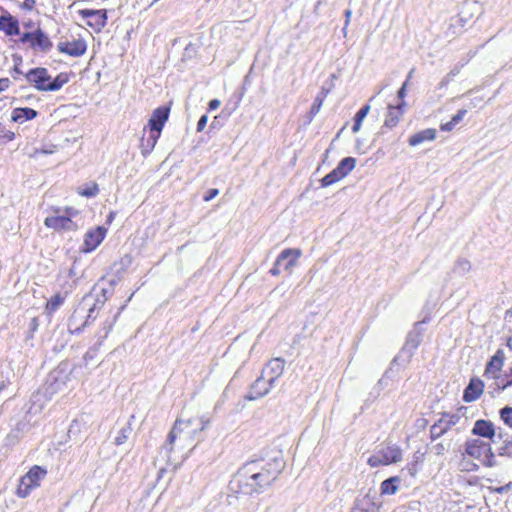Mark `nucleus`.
Returning <instances> with one entry per match:
<instances>
[{
  "instance_id": "1",
  "label": "nucleus",
  "mask_w": 512,
  "mask_h": 512,
  "mask_svg": "<svg viewBox=\"0 0 512 512\" xmlns=\"http://www.w3.org/2000/svg\"><path fill=\"white\" fill-rule=\"evenodd\" d=\"M284 468L281 456L247 461L230 482L231 490L243 495L260 494L274 484Z\"/></svg>"
},
{
  "instance_id": "2",
  "label": "nucleus",
  "mask_w": 512,
  "mask_h": 512,
  "mask_svg": "<svg viewBox=\"0 0 512 512\" xmlns=\"http://www.w3.org/2000/svg\"><path fill=\"white\" fill-rule=\"evenodd\" d=\"M208 424L209 420L203 417L177 418L168 434L166 443L161 448V453L165 454L167 460H169L176 441H178L182 449L189 446H192L193 449L196 446L195 444L193 445V442L205 430Z\"/></svg>"
},
{
  "instance_id": "3",
  "label": "nucleus",
  "mask_w": 512,
  "mask_h": 512,
  "mask_svg": "<svg viewBox=\"0 0 512 512\" xmlns=\"http://www.w3.org/2000/svg\"><path fill=\"white\" fill-rule=\"evenodd\" d=\"M25 78L39 91H58L68 82L66 74L61 73L52 79L48 70L42 67L29 70L25 74Z\"/></svg>"
},
{
  "instance_id": "4",
  "label": "nucleus",
  "mask_w": 512,
  "mask_h": 512,
  "mask_svg": "<svg viewBox=\"0 0 512 512\" xmlns=\"http://www.w3.org/2000/svg\"><path fill=\"white\" fill-rule=\"evenodd\" d=\"M90 297L86 296L83 298L81 305L73 312L69 319L68 328L71 333H79L87 326L91 321L96 319L95 311L99 310L104 302L97 299L95 302L87 308Z\"/></svg>"
},
{
  "instance_id": "5",
  "label": "nucleus",
  "mask_w": 512,
  "mask_h": 512,
  "mask_svg": "<svg viewBox=\"0 0 512 512\" xmlns=\"http://www.w3.org/2000/svg\"><path fill=\"white\" fill-rule=\"evenodd\" d=\"M47 471L42 467L33 466L24 476L21 477L16 493L21 498H26L33 489L40 485L45 478Z\"/></svg>"
},
{
  "instance_id": "6",
  "label": "nucleus",
  "mask_w": 512,
  "mask_h": 512,
  "mask_svg": "<svg viewBox=\"0 0 512 512\" xmlns=\"http://www.w3.org/2000/svg\"><path fill=\"white\" fill-rule=\"evenodd\" d=\"M422 341V335L418 331H412L407 335L406 341L404 343V346L402 347L400 353L394 358V362H398L402 365H407L416 349L420 345Z\"/></svg>"
},
{
  "instance_id": "7",
  "label": "nucleus",
  "mask_w": 512,
  "mask_h": 512,
  "mask_svg": "<svg viewBox=\"0 0 512 512\" xmlns=\"http://www.w3.org/2000/svg\"><path fill=\"white\" fill-rule=\"evenodd\" d=\"M82 18L87 19V25L95 31H101L107 24L106 10L83 9L79 11Z\"/></svg>"
},
{
  "instance_id": "8",
  "label": "nucleus",
  "mask_w": 512,
  "mask_h": 512,
  "mask_svg": "<svg viewBox=\"0 0 512 512\" xmlns=\"http://www.w3.org/2000/svg\"><path fill=\"white\" fill-rule=\"evenodd\" d=\"M57 49L60 53L79 57L82 56L87 49L86 42L83 39H73L72 41H60L57 44Z\"/></svg>"
},
{
  "instance_id": "9",
  "label": "nucleus",
  "mask_w": 512,
  "mask_h": 512,
  "mask_svg": "<svg viewBox=\"0 0 512 512\" xmlns=\"http://www.w3.org/2000/svg\"><path fill=\"white\" fill-rule=\"evenodd\" d=\"M285 361L282 358L271 359L262 369V374L270 384H275L277 379L283 374Z\"/></svg>"
},
{
  "instance_id": "10",
  "label": "nucleus",
  "mask_w": 512,
  "mask_h": 512,
  "mask_svg": "<svg viewBox=\"0 0 512 512\" xmlns=\"http://www.w3.org/2000/svg\"><path fill=\"white\" fill-rule=\"evenodd\" d=\"M169 112L170 108L167 106H160L156 108L148 121L150 131L161 134L162 129L168 120Z\"/></svg>"
},
{
  "instance_id": "11",
  "label": "nucleus",
  "mask_w": 512,
  "mask_h": 512,
  "mask_svg": "<svg viewBox=\"0 0 512 512\" xmlns=\"http://www.w3.org/2000/svg\"><path fill=\"white\" fill-rule=\"evenodd\" d=\"M490 447L491 445L483 440L468 439L465 443V453L480 461L490 451Z\"/></svg>"
},
{
  "instance_id": "12",
  "label": "nucleus",
  "mask_w": 512,
  "mask_h": 512,
  "mask_svg": "<svg viewBox=\"0 0 512 512\" xmlns=\"http://www.w3.org/2000/svg\"><path fill=\"white\" fill-rule=\"evenodd\" d=\"M301 254L300 249H285L277 257L276 265H283L286 271L291 272L292 268L297 265V260L300 258Z\"/></svg>"
},
{
  "instance_id": "13",
  "label": "nucleus",
  "mask_w": 512,
  "mask_h": 512,
  "mask_svg": "<svg viewBox=\"0 0 512 512\" xmlns=\"http://www.w3.org/2000/svg\"><path fill=\"white\" fill-rule=\"evenodd\" d=\"M384 464L390 465L393 463H398L402 460V450L396 444L388 443L378 449Z\"/></svg>"
},
{
  "instance_id": "14",
  "label": "nucleus",
  "mask_w": 512,
  "mask_h": 512,
  "mask_svg": "<svg viewBox=\"0 0 512 512\" xmlns=\"http://www.w3.org/2000/svg\"><path fill=\"white\" fill-rule=\"evenodd\" d=\"M105 235L106 229L101 226H98L97 228L88 231L85 236L83 250L85 252H90L96 249L104 240Z\"/></svg>"
},
{
  "instance_id": "15",
  "label": "nucleus",
  "mask_w": 512,
  "mask_h": 512,
  "mask_svg": "<svg viewBox=\"0 0 512 512\" xmlns=\"http://www.w3.org/2000/svg\"><path fill=\"white\" fill-rule=\"evenodd\" d=\"M274 386L275 384H270L268 379H266V377L261 373L260 377H258L252 384L250 395L247 396V398L249 400L261 398L267 395Z\"/></svg>"
},
{
  "instance_id": "16",
  "label": "nucleus",
  "mask_w": 512,
  "mask_h": 512,
  "mask_svg": "<svg viewBox=\"0 0 512 512\" xmlns=\"http://www.w3.org/2000/svg\"><path fill=\"white\" fill-rule=\"evenodd\" d=\"M460 409L456 413H444L440 420V423L445 428V431L448 432L452 427L458 426V430L465 429L467 418L460 414Z\"/></svg>"
},
{
  "instance_id": "17",
  "label": "nucleus",
  "mask_w": 512,
  "mask_h": 512,
  "mask_svg": "<svg viewBox=\"0 0 512 512\" xmlns=\"http://www.w3.org/2000/svg\"><path fill=\"white\" fill-rule=\"evenodd\" d=\"M44 224L48 228L55 230H74L76 224L71 220L70 217L66 216H50L44 221Z\"/></svg>"
},
{
  "instance_id": "18",
  "label": "nucleus",
  "mask_w": 512,
  "mask_h": 512,
  "mask_svg": "<svg viewBox=\"0 0 512 512\" xmlns=\"http://www.w3.org/2000/svg\"><path fill=\"white\" fill-rule=\"evenodd\" d=\"M484 383L478 378H472L468 386L464 390L463 400L465 402H473L477 400L483 393Z\"/></svg>"
},
{
  "instance_id": "19",
  "label": "nucleus",
  "mask_w": 512,
  "mask_h": 512,
  "mask_svg": "<svg viewBox=\"0 0 512 512\" xmlns=\"http://www.w3.org/2000/svg\"><path fill=\"white\" fill-rule=\"evenodd\" d=\"M495 427L491 421L479 419L474 423V427L472 429V434L482 437L493 439L495 436Z\"/></svg>"
},
{
  "instance_id": "20",
  "label": "nucleus",
  "mask_w": 512,
  "mask_h": 512,
  "mask_svg": "<svg viewBox=\"0 0 512 512\" xmlns=\"http://www.w3.org/2000/svg\"><path fill=\"white\" fill-rule=\"evenodd\" d=\"M0 30L7 36H15L20 34L19 22L10 14L0 16Z\"/></svg>"
},
{
  "instance_id": "21",
  "label": "nucleus",
  "mask_w": 512,
  "mask_h": 512,
  "mask_svg": "<svg viewBox=\"0 0 512 512\" xmlns=\"http://www.w3.org/2000/svg\"><path fill=\"white\" fill-rule=\"evenodd\" d=\"M31 48L44 53L52 48L51 40L40 28L34 31Z\"/></svg>"
},
{
  "instance_id": "22",
  "label": "nucleus",
  "mask_w": 512,
  "mask_h": 512,
  "mask_svg": "<svg viewBox=\"0 0 512 512\" xmlns=\"http://www.w3.org/2000/svg\"><path fill=\"white\" fill-rule=\"evenodd\" d=\"M504 362V352L502 350H497L496 353L491 357L490 361L487 363L485 369V375L496 378L497 373L501 370Z\"/></svg>"
},
{
  "instance_id": "23",
  "label": "nucleus",
  "mask_w": 512,
  "mask_h": 512,
  "mask_svg": "<svg viewBox=\"0 0 512 512\" xmlns=\"http://www.w3.org/2000/svg\"><path fill=\"white\" fill-rule=\"evenodd\" d=\"M405 102L398 104L397 106L389 105L388 112L384 121V126L388 128H393L397 125L400 120V117L403 114V106Z\"/></svg>"
},
{
  "instance_id": "24",
  "label": "nucleus",
  "mask_w": 512,
  "mask_h": 512,
  "mask_svg": "<svg viewBox=\"0 0 512 512\" xmlns=\"http://www.w3.org/2000/svg\"><path fill=\"white\" fill-rule=\"evenodd\" d=\"M436 138V130L432 128H428L422 130L418 133H415L409 138V144L411 146H417L425 141H432Z\"/></svg>"
},
{
  "instance_id": "25",
  "label": "nucleus",
  "mask_w": 512,
  "mask_h": 512,
  "mask_svg": "<svg viewBox=\"0 0 512 512\" xmlns=\"http://www.w3.org/2000/svg\"><path fill=\"white\" fill-rule=\"evenodd\" d=\"M160 135L161 134L159 133L150 131L147 137H142L140 142V148L143 156H147L153 151Z\"/></svg>"
},
{
  "instance_id": "26",
  "label": "nucleus",
  "mask_w": 512,
  "mask_h": 512,
  "mask_svg": "<svg viewBox=\"0 0 512 512\" xmlns=\"http://www.w3.org/2000/svg\"><path fill=\"white\" fill-rule=\"evenodd\" d=\"M37 116V111L32 108H16L12 113V120L14 122H24L27 120H32Z\"/></svg>"
},
{
  "instance_id": "27",
  "label": "nucleus",
  "mask_w": 512,
  "mask_h": 512,
  "mask_svg": "<svg viewBox=\"0 0 512 512\" xmlns=\"http://www.w3.org/2000/svg\"><path fill=\"white\" fill-rule=\"evenodd\" d=\"M399 482H400V479L397 476L384 480L380 486L381 493L388 494V495L395 494L398 490Z\"/></svg>"
},
{
  "instance_id": "28",
  "label": "nucleus",
  "mask_w": 512,
  "mask_h": 512,
  "mask_svg": "<svg viewBox=\"0 0 512 512\" xmlns=\"http://www.w3.org/2000/svg\"><path fill=\"white\" fill-rule=\"evenodd\" d=\"M355 165H356L355 158L346 157V158H343L339 162L336 169L343 175V177H345L355 168Z\"/></svg>"
},
{
  "instance_id": "29",
  "label": "nucleus",
  "mask_w": 512,
  "mask_h": 512,
  "mask_svg": "<svg viewBox=\"0 0 512 512\" xmlns=\"http://www.w3.org/2000/svg\"><path fill=\"white\" fill-rule=\"evenodd\" d=\"M369 111H370V105L366 104L356 113L355 118H354V124L352 126L353 133H357L360 130L362 121L367 116Z\"/></svg>"
},
{
  "instance_id": "30",
  "label": "nucleus",
  "mask_w": 512,
  "mask_h": 512,
  "mask_svg": "<svg viewBox=\"0 0 512 512\" xmlns=\"http://www.w3.org/2000/svg\"><path fill=\"white\" fill-rule=\"evenodd\" d=\"M78 193L81 196H84L87 198L95 197L99 193L98 184L95 182H90V183L86 184L85 186L79 187Z\"/></svg>"
},
{
  "instance_id": "31",
  "label": "nucleus",
  "mask_w": 512,
  "mask_h": 512,
  "mask_svg": "<svg viewBox=\"0 0 512 512\" xmlns=\"http://www.w3.org/2000/svg\"><path fill=\"white\" fill-rule=\"evenodd\" d=\"M342 178H344L343 175L335 168L322 178L321 184L323 187H327L338 182Z\"/></svg>"
},
{
  "instance_id": "32",
  "label": "nucleus",
  "mask_w": 512,
  "mask_h": 512,
  "mask_svg": "<svg viewBox=\"0 0 512 512\" xmlns=\"http://www.w3.org/2000/svg\"><path fill=\"white\" fill-rule=\"evenodd\" d=\"M132 432L131 425L127 423L124 427L120 429L118 432V435L115 437L114 443L115 445L119 446L124 444L127 439L129 438L130 434Z\"/></svg>"
},
{
  "instance_id": "33",
  "label": "nucleus",
  "mask_w": 512,
  "mask_h": 512,
  "mask_svg": "<svg viewBox=\"0 0 512 512\" xmlns=\"http://www.w3.org/2000/svg\"><path fill=\"white\" fill-rule=\"evenodd\" d=\"M64 298L60 294L53 296L46 304V310L51 313L56 311L63 303Z\"/></svg>"
},
{
  "instance_id": "34",
  "label": "nucleus",
  "mask_w": 512,
  "mask_h": 512,
  "mask_svg": "<svg viewBox=\"0 0 512 512\" xmlns=\"http://www.w3.org/2000/svg\"><path fill=\"white\" fill-rule=\"evenodd\" d=\"M470 269H471V264L466 259H459L454 266V272L458 273L460 275H464V274L468 273L470 271Z\"/></svg>"
},
{
  "instance_id": "35",
  "label": "nucleus",
  "mask_w": 512,
  "mask_h": 512,
  "mask_svg": "<svg viewBox=\"0 0 512 512\" xmlns=\"http://www.w3.org/2000/svg\"><path fill=\"white\" fill-rule=\"evenodd\" d=\"M445 433L447 432L445 431V428H443V425L440 423V420L435 422L430 428V435L432 440L438 439Z\"/></svg>"
},
{
  "instance_id": "36",
  "label": "nucleus",
  "mask_w": 512,
  "mask_h": 512,
  "mask_svg": "<svg viewBox=\"0 0 512 512\" xmlns=\"http://www.w3.org/2000/svg\"><path fill=\"white\" fill-rule=\"evenodd\" d=\"M500 417L502 421L512 428V407H504L500 410Z\"/></svg>"
},
{
  "instance_id": "37",
  "label": "nucleus",
  "mask_w": 512,
  "mask_h": 512,
  "mask_svg": "<svg viewBox=\"0 0 512 512\" xmlns=\"http://www.w3.org/2000/svg\"><path fill=\"white\" fill-rule=\"evenodd\" d=\"M481 464L486 467H494L497 465L495 460V455L492 452V448L490 447V451L485 454V456L480 460Z\"/></svg>"
},
{
  "instance_id": "38",
  "label": "nucleus",
  "mask_w": 512,
  "mask_h": 512,
  "mask_svg": "<svg viewBox=\"0 0 512 512\" xmlns=\"http://www.w3.org/2000/svg\"><path fill=\"white\" fill-rule=\"evenodd\" d=\"M367 463L371 467L386 466L378 450L368 458Z\"/></svg>"
},
{
  "instance_id": "39",
  "label": "nucleus",
  "mask_w": 512,
  "mask_h": 512,
  "mask_svg": "<svg viewBox=\"0 0 512 512\" xmlns=\"http://www.w3.org/2000/svg\"><path fill=\"white\" fill-rule=\"evenodd\" d=\"M330 77H331V83L328 86L323 85L322 88H321V91L318 93V95L316 97H319L322 100H325L327 95L330 93V91L334 87L333 81L336 79V75L332 74Z\"/></svg>"
},
{
  "instance_id": "40",
  "label": "nucleus",
  "mask_w": 512,
  "mask_h": 512,
  "mask_svg": "<svg viewBox=\"0 0 512 512\" xmlns=\"http://www.w3.org/2000/svg\"><path fill=\"white\" fill-rule=\"evenodd\" d=\"M323 102H324V100H322L321 98H319V97L315 98L314 103L312 104L311 109H310L311 117H314L320 111Z\"/></svg>"
},
{
  "instance_id": "41",
  "label": "nucleus",
  "mask_w": 512,
  "mask_h": 512,
  "mask_svg": "<svg viewBox=\"0 0 512 512\" xmlns=\"http://www.w3.org/2000/svg\"><path fill=\"white\" fill-rule=\"evenodd\" d=\"M459 72H460V68H459V67H455V68H453V69H452V70L447 74V76H446V77L441 81L440 86H441V87H444L445 85H447V84L450 82V80H451L454 76H456L457 74H459Z\"/></svg>"
},
{
  "instance_id": "42",
  "label": "nucleus",
  "mask_w": 512,
  "mask_h": 512,
  "mask_svg": "<svg viewBox=\"0 0 512 512\" xmlns=\"http://www.w3.org/2000/svg\"><path fill=\"white\" fill-rule=\"evenodd\" d=\"M500 455L502 456H512V442L506 443L504 446L500 448Z\"/></svg>"
},
{
  "instance_id": "43",
  "label": "nucleus",
  "mask_w": 512,
  "mask_h": 512,
  "mask_svg": "<svg viewBox=\"0 0 512 512\" xmlns=\"http://www.w3.org/2000/svg\"><path fill=\"white\" fill-rule=\"evenodd\" d=\"M447 450L443 443H437L432 446L431 451L436 455H442Z\"/></svg>"
},
{
  "instance_id": "44",
  "label": "nucleus",
  "mask_w": 512,
  "mask_h": 512,
  "mask_svg": "<svg viewBox=\"0 0 512 512\" xmlns=\"http://www.w3.org/2000/svg\"><path fill=\"white\" fill-rule=\"evenodd\" d=\"M467 114V109H460L458 112L452 117V121L457 125L462 121L464 116Z\"/></svg>"
},
{
  "instance_id": "45",
  "label": "nucleus",
  "mask_w": 512,
  "mask_h": 512,
  "mask_svg": "<svg viewBox=\"0 0 512 512\" xmlns=\"http://www.w3.org/2000/svg\"><path fill=\"white\" fill-rule=\"evenodd\" d=\"M219 194V190L218 189H210L207 191V193L204 195L203 199L204 201H210L212 200L213 198H215L217 195Z\"/></svg>"
},
{
  "instance_id": "46",
  "label": "nucleus",
  "mask_w": 512,
  "mask_h": 512,
  "mask_svg": "<svg viewBox=\"0 0 512 512\" xmlns=\"http://www.w3.org/2000/svg\"><path fill=\"white\" fill-rule=\"evenodd\" d=\"M33 37H34V31L33 32H27V33H24L21 38H20V41L22 43H27L29 42L30 43V46L32 45V41H33Z\"/></svg>"
},
{
  "instance_id": "47",
  "label": "nucleus",
  "mask_w": 512,
  "mask_h": 512,
  "mask_svg": "<svg viewBox=\"0 0 512 512\" xmlns=\"http://www.w3.org/2000/svg\"><path fill=\"white\" fill-rule=\"evenodd\" d=\"M207 121H208V117L206 115H203L200 117V119L198 120V123H197V131L198 132L202 131L205 128Z\"/></svg>"
},
{
  "instance_id": "48",
  "label": "nucleus",
  "mask_w": 512,
  "mask_h": 512,
  "mask_svg": "<svg viewBox=\"0 0 512 512\" xmlns=\"http://www.w3.org/2000/svg\"><path fill=\"white\" fill-rule=\"evenodd\" d=\"M456 124L450 120L447 123L441 124L440 129L442 131H452L455 128Z\"/></svg>"
},
{
  "instance_id": "49",
  "label": "nucleus",
  "mask_w": 512,
  "mask_h": 512,
  "mask_svg": "<svg viewBox=\"0 0 512 512\" xmlns=\"http://www.w3.org/2000/svg\"><path fill=\"white\" fill-rule=\"evenodd\" d=\"M10 80L8 78H0V92L6 90L9 87Z\"/></svg>"
},
{
  "instance_id": "50",
  "label": "nucleus",
  "mask_w": 512,
  "mask_h": 512,
  "mask_svg": "<svg viewBox=\"0 0 512 512\" xmlns=\"http://www.w3.org/2000/svg\"><path fill=\"white\" fill-rule=\"evenodd\" d=\"M351 15H352L351 10H346V11H345V18H346V20H345V26H344V28H343V32H344L345 34H346V28H347V26H348V24H349V22H350Z\"/></svg>"
},
{
  "instance_id": "51",
  "label": "nucleus",
  "mask_w": 512,
  "mask_h": 512,
  "mask_svg": "<svg viewBox=\"0 0 512 512\" xmlns=\"http://www.w3.org/2000/svg\"><path fill=\"white\" fill-rule=\"evenodd\" d=\"M406 86H407V81H405L403 83V85L401 86V88L399 89L398 91V98L400 99H403L406 95Z\"/></svg>"
},
{
  "instance_id": "52",
  "label": "nucleus",
  "mask_w": 512,
  "mask_h": 512,
  "mask_svg": "<svg viewBox=\"0 0 512 512\" xmlns=\"http://www.w3.org/2000/svg\"><path fill=\"white\" fill-rule=\"evenodd\" d=\"M221 102L218 99H213L209 102V109L215 110L220 106Z\"/></svg>"
},
{
  "instance_id": "53",
  "label": "nucleus",
  "mask_w": 512,
  "mask_h": 512,
  "mask_svg": "<svg viewBox=\"0 0 512 512\" xmlns=\"http://www.w3.org/2000/svg\"><path fill=\"white\" fill-rule=\"evenodd\" d=\"M482 101L481 97H477L471 100V103L469 105V108H475L477 105Z\"/></svg>"
},
{
  "instance_id": "54",
  "label": "nucleus",
  "mask_w": 512,
  "mask_h": 512,
  "mask_svg": "<svg viewBox=\"0 0 512 512\" xmlns=\"http://www.w3.org/2000/svg\"><path fill=\"white\" fill-rule=\"evenodd\" d=\"M4 138L7 141H12L15 138V134H14V132L8 131L5 133Z\"/></svg>"
},
{
  "instance_id": "55",
  "label": "nucleus",
  "mask_w": 512,
  "mask_h": 512,
  "mask_svg": "<svg viewBox=\"0 0 512 512\" xmlns=\"http://www.w3.org/2000/svg\"><path fill=\"white\" fill-rule=\"evenodd\" d=\"M281 265H274V267L270 270L272 275H278L280 273V267Z\"/></svg>"
},
{
  "instance_id": "56",
  "label": "nucleus",
  "mask_w": 512,
  "mask_h": 512,
  "mask_svg": "<svg viewBox=\"0 0 512 512\" xmlns=\"http://www.w3.org/2000/svg\"><path fill=\"white\" fill-rule=\"evenodd\" d=\"M14 73L16 75H23V72L18 68V66H15L14 67Z\"/></svg>"
},
{
  "instance_id": "57",
  "label": "nucleus",
  "mask_w": 512,
  "mask_h": 512,
  "mask_svg": "<svg viewBox=\"0 0 512 512\" xmlns=\"http://www.w3.org/2000/svg\"><path fill=\"white\" fill-rule=\"evenodd\" d=\"M35 3V0H25V5L31 7Z\"/></svg>"
},
{
  "instance_id": "58",
  "label": "nucleus",
  "mask_w": 512,
  "mask_h": 512,
  "mask_svg": "<svg viewBox=\"0 0 512 512\" xmlns=\"http://www.w3.org/2000/svg\"><path fill=\"white\" fill-rule=\"evenodd\" d=\"M507 346L512 350V338L508 339Z\"/></svg>"
},
{
  "instance_id": "59",
  "label": "nucleus",
  "mask_w": 512,
  "mask_h": 512,
  "mask_svg": "<svg viewBox=\"0 0 512 512\" xmlns=\"http://www.w3.org/2000/svg\"><path fill=\"white\" fill-rule=\"evenodd\" d=\"M413 72H414V69H411L409 74H408L407 80H406L407 82L412 77Z\"/></svg>"
},
{
  "instance_id": "60",
  "label": "nucleus",
  "mask_w": 512,
  "mask_h": 512,
  "mask_svg": "<svg viewBox=\"0 0 512 512\" xmlns=\"http://www.w3.org/2000/svg\"><path fill=\"white\" fill-rule=\"evenodd\" d=\"M41 152H42V153H44V154H50V153H52V151H51V150H49V149H43Z\"/></svg>"
},
{
  "instance_id": "61",
  "label": "nucleus",
  "mask_w": 512,
  "mask_h": 512,
  "mask_svg": "<svg viewBox=\"0 0 512 512\" xmlns=\"http://www.w3.org/2000/svg\"><path fill=\"white\" fill-rule=\"evenodd\" d=\"M511 377H512V372H511Z\"/></svg>"
}]
</instances>
